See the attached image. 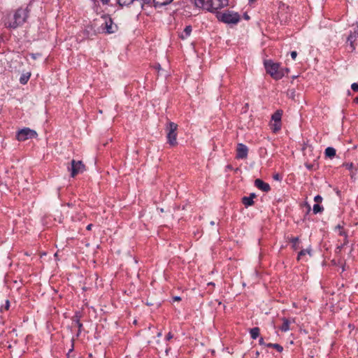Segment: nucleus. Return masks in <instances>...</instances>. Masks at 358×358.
I'll use <instances>...</instances> for the list:
<instances>
[{"label":"nucleus","mask_w":358,"mask_h":358,"mask_svg":"<svg viewBox=\"0 0 358 358\" xmlns=\"http://www.w3.org/2000/svg\"><path fill=\"white\" fill-rule=\"evenodd\" d=\"M197 8L215 12L228 5V0H191Z\"/></svg>","instance_id":"nucleus-1"},{"label":"nucleus","mask_w":358,"mask_h":358,"mask_svg":"<svg viewBox=\"0 0 358 358\" xmlns=\"http://www.w3.org/2000/svg\"><path fill=\"white\" fill-rule=\"evenodd\" d=\"M264 66L266 72L275 80L281 79L289 71L288 69H282L279 63L271 60H266Z\"/></svg>","instance_id":"nucleus-2"},{"label":"nucleus","mask_w":358,"mask_h":358,"mask_svg":"<svg viewBox=\"0 0 358 358\" xmlns=\"http://www.w3.org/2000/svg\"><path fill=\"white\" fill-rule=\"evenodd\" d=\"M27 17V13L25 10L18 9L13 17L11 22H6V25L10 28H16L18 26L22 25Z\"/></svg>","instance_id":"nucleus-3"},{"label":"nucleus","mask_w":358,"mask_h":358,"mask_svg":"<svg viewBox=\"0 0 358 358\" xmlns=\"http://www.w3.org/2000/svg\"><path fill=\"white\" fill-rule=\"evenodd\" d=\"M178 128V125L172 122H169L167 124L166 130L167 132V140L168 143L172 145L175 146L178 144L177 143V134L176 130Z\"/></svg>","instance_id":"nucleus-4"},{"label":"nucleus","mask_w":358,"mask_h":358,"mask_svg":"<svg viewBox=\"0 0 358 358\" xmlns=\"http://www.w3.org/2000/svg\"><path fill=\"white\" fill-rule=\"evenodd\" d=\"M67 169L71 171V176L73 178L85 171V166L82 161L75 159L71 160V166H68Z\"/></svg>","instance_id":"nucleus-5"},{"label":"nucleus","mask_w":358,"mask_h":358,"mask_svg":"<svg viewBox=\"0 0 358 358\" xmlns=\"http://www.w3.org/2000/svg\"><path fill=\"white\" fill-rule=\"evenodd\" d=\"M36 131L27 127L20 130L17 134V138L20 141H24L29 138H36Z\"/></svg>","instance_id":"nucleus-6"},{"label":"nucleus","mask_w":358,"mask_h":358,"mask_svg":"<svg viewBox=\"0 0 358 358\" xmlns=\"http://www.w3.org/2000/svg\"><path fill=\"white\" fill-rule=\"evenodd\" d=\"M220 18L223 22L227 24H236L240 20L239 15L231 11L222 13Z\"/></svg>","instance_id":"nucleus-7"},{"label":"nucleus","mask_w":358,"mask_h":358,"mask_svg":"<svg viewBox=\"0 0 358 358\" xmlns=\"http://www.w3.org/2000/svg\"><path fill=\"white\" fill-rule=\"evenodd\" d=\"M236 151V157L238 159H245L247 157L248 150L246 145L239 143L237 146Z\"/></svg>","instance_id":"nucleus-8"},{"label":"nucleus","mask_w":358,"mask_h":358,"mask_svg":"<svg viewBox=\"0 0 358 358\" xmlns=\"http://www.w3.org/2000/svg\"><path fill=\"white\" fill-rule=\"evenodd\" d=\"M255 186L258 189H259L264 192H268L270 189L269 185L268 183L264 182V181H262L260 179L255 180Z\"/></svg>","instance_id":"nucleus-9"},{"label":"nucleus","mask_w":358,"mask_h":358,"mask_svg":"<svg viewBox=\"0 0 358 358\" xmlns=\"http://www.w3.org/2000/svg\"><path fill=\"white\" fill-rule=\"evenodd\" d=\"M105 29L109 34L114 33L115 31V27L113 26V22L110 18H107L105 20Z\"/></svg>","instance_id":"nucleus-10"},{"label":"nucleus","mask_w":358,"mask_h":358,"mask_svg":"<svg viewBox=\"0 0 358 358\" xmlns=\"http://www.w3.org/2000/svg\"><path fill=\"white\" fill-rule=\"evenodd\" d=\"M173 1V0H153L154 6L157 7H162L164 6H166L169 3H171Z\"/></svg>","instance_id":"nucleus-11"},{"label":"nucleus","mask_w":358,"mask_h":358,"mask_svg":"<svg viewBox=\"0 0 358 358\" xmlns=\"http://www.w3.org/2000/svg\"><path fill=\"white\" fill-rule=\"evenodd\" d=\"M270 127L273 132H278L281 129V122L271 121Z\"/></svg>","instance_id":"nucleus-12"},{"label":"nucleus","mask_w":358,"mask_h":358,"mask_svg":"<svg viewBox=\"0 0 358 358\" xmlns=\"http://www.w3.org/2000/svg\"><path fill=\"white\" fill-rule=\"evenodd\" d=\"M282 115V111L280 110H277L275 113H273L272 115L271 121L281 122Z\"/></svg>","instance_id":"nucleus-13"},{"label":"nucleus","mask_w":358,"mask_h":358,"mask_svg":"<svg viewBox=\"0 0 358 358\" xmlns=\"http://www.w3.org/2000/svg\"><path fill=\"white\" fill-rule=\"evenodd\" d=\"M282 326L280 327V330L282 331H287L289 330V324H290V321L287 319V318H282Z\"/></svg>","instance_id":"nucleus-14"},{"label":"nucleus","mask_w":358,"mask_h":358,"mask_svg":"<svg viewBox=\"0 0 358 358\" xmlns=\"http://www.w3.org/2000/svg\"><path fill=\"white\" fill-rule=\"evenodd\" d=\"M325 155L329 158H332L336 155V150L334 148L328 147L325 150Z\"/></svg>","instance_id":"nucleus-15"},{"label":"nucleus","mask_w":358,"mask_h":358,"mask_svg":"<svg viewBox=\"0 0 358 358\" xmlns=\"http://www.w3.org/2000/svg\"><path fill=\"white\" fill-rule=\"evenodd\" d=\"M336 231H338V233L340 236H344V244L347 243V234L344 230H343L341 225H337L335 228Z\"/></svg>","instance_id":"nucleus-16"},{"label":"nucleus","mask_w":358,"mask_h":358,"mask_svg":"<svg viewBox=\"0 0 358 358\" xmlns=\"http://www.w3.org/2000/svg\"><path fill=\"white\" fill-rule=\"evenodd\" d=\"M191 32H192V27L191 26H187L185 28V29L183 31V33L181 35V38L182 39L187 38L190 35Z\"/></svg>","instance_id":"nucleus-17"},{"label":"nucleus","mask_w":358,"mask_h":358,"mask_svg":"<svg viewBox=\"0 0 358 358\" xmlns=\"http://www.w3.org/2000/svg\"><path fill=\"white\" fill-rule=\"evenodd\" d=\"M243 203L246 206H250L253 204V200L252 199V196H244L242 199Z\"/></svg>","instance_id":"nucleus-18"},{"label":"nucleus","mask_w":358,"mask_h":358,"mask_svg":"<svg viewBox=\"0 0 358 358\" xmlns=\"http://www.w3.org/2000/svg\"><path fill=\"white\" fill-rule=\"evenodd\" d=\"M259 335V329L255 327L250 329V336L253 339H256Z\"/></svg>","instance_id":"nucleus-19"},{"label":"nucleus","mask_w":358,"mask_h":358,"mask_svg":"<svg viewBox=\"0 0 358 358\" xmlns=\"http://www.w3.org/2000/svg\"><path fill=\"white\" fill-rule=\"evenodd\" d=\"M306 255H310V250L309 249L301 250L298 255V257H297L298 260L301 259L303 258V257Z\"/></svg>","instance_id":"nucleus-20"},{"label":"nucleus","mask_w":358,"mask_h":358,"mask_svg":"<svg viewBox=\"0 0 358 358\" xmlns=\"http://www.w3.org/2000/svg\"><path fill=\"white\" fill-rule=\"evenodd\" d=\"M299 238L298 237H292L291 239H290V241L292 243V248L294 249V250H297L299 248Z\"/></svg>","instance_id":"nucleus-21"},{"label":"nucleus","mask_w":358,"mask_h":358,"mask_svg":"<svg viewBox=\"0 0 358 358\" xmlns=\"http://www.w3.org/2000/svg\"><path fill=\"white\" fill-rule=\"evenodd\" d=\"M313 210L315 214H317L322 212L323 207L320 206L318 203H316L313 206Z\"/></svg>","instance_id":"nucleus-22"},{"label":"nucleus","mask_w":358,"mask_h":358,"mask_svg":"<svg viewBox=\"0 0 358 358\" xmlns=\"http://www.w3.org/2000/svg\"><path fill=\"white\" fill-rule=\"evenodd\" d=\"M29 77L30 73H29L28 75H22L20 78V83L23 85L26 84L29 80Z\"/></svg>","instance_id":"nucleus-23"},{"label":"nucleus","mask_w":358,"mask_h":358,"mask_svg":"<svg viewBox=\"0 0 358 358\" xmlns=\"http://www.w3.org/2000/svg\"><path fill=\"white\" fill-rule=\"evenodd\" d=\"M267 346L273 348V349H276L278 352H281L283 350L282 347L277 343H269Z\"/></svg>","instance_id":"nucleus-24"},{"label":"nucleus","mask_w":358,"mask_h":358,"mask_svg":"<svg viewBox=\"0 0 358 358\" xmlns=\"http://www.w3.org/2000/svg\"><path fill=\"white\" fill-rule=\"evenodd\" d=\"M287 96H289V98L294 100L296 96V91L294 89L289 90L287 92Z\"/></svg>","instance_id":"nucleus-25"},{"label":"nucleus","mask_w":358,"mask_h":358,"mask_svg":"<svg viewBox=\"0 0 358 358\" xmlns=\"http://www.w3.org/2000/svg\"><path fill=\"white\" fill-rule=\"evenodd\" d=\"M345 166H346V168L348 169H349L351 173H352V171H354L355 166H354V164L352 163L346 164H345Z\"/></svg>","instance_id":"nucleus-26"},{"label":"nucleus","mask_w":358,"mask_h":358,"mask_svg":"<svg viewBox=\"0 0 358 358\" xmlns=\"http://www.w3.org/2000/svg\"><path fill=\"white\" fill-rule=\"evenodd\" d=\"M358 175V166L355 167L354 171H352L351 176L352 178H355Z\"/></svg>","instance_id":"nucleus-27"},{"label":"nucleus","mask_w":358,"mask_h":358,"mask_svg":"<svg viewBox=\"0 0 358 358\" xmlns=\"http://www.w3.org/2000/svg\"><path fill=\"white\" fill-rule=\"evenodd\" d=\"M314 201L319 204V203H321L322 201V198L320 195H317L314 198Z\"/></svg>","instance_id":"nucleus-28"},{"label":"nucleus","mask_w":358,"mask_h":358,"mask_svg":"<svg viewBox=\"0 0 358 358\" xmlns=\"http://www.w3.org/2000/svg\"><path fill=\"white\" fill-rule=\"evenodd\" d=\"M351 88L353 91L358 92V83H352L351 85Z\"/></svg>","instance_id":"nucleus-29"},{"label":"nucleus","mask_w":358,"mask_h":358,"mask_svg":"<svg viewBox=\"0 0 358 358\" xmlns=\"http://www.w3.org/2000/svg\"><path fill=\"white\" fill-rule=\"evenodd\" d=\"M305 166L309 170L315 169V165L314 164L306 163Z\"/></svg>","instance_id":"nucleus-30"},{"label":"nucleus","mask_w":358,"mask_h":358,"mask_svg":"<svg viewBox=\"0 0 358 358\" xmlns=\"http://www.w3.org/2000/svg\"><path fill=\"white\" fill-rule=\"evenodd\" d=\"M9 306H10V303H9V301L7 300V301H6V304H5V306H2V308H4L5 310H8Z\"/></svg>","instance_id":"nucleus-31"},{"label":"nucleus","mask_w":358,"mask_h":358,"mask_svg":"<svg viewBox=\"0 0 358 358\" xmlns=\"http://www.w3.org/2000/svg\"><path fill=\"white\" fill-rule=\"evenodd\" d=\"M296 56H297V53H296V51H292V52H291V57H292V58L293 59H296Z\"/></svg>","instance_id":"nucleus-32"},{"label":"nucleus","mask_w":358,"mask_h":358,"mask_svg":"<svg viewBox=\"0 0 358 358\" xmlns=\"http://www.w3.org/2000/svg\"><path fill=\"white\" fill-rule=\"evenodd\" d=\"M354 37L352 35H350L348 38V41L350 42L351 46L352 47V41H353Z\"/></svg>","instance_id":"nucleus-33"},{"label":"nucleus","mask_w":358,"mask_h":358,"mask_svg":"<svg viewBox=\"0 0 358 358\" xmlns=\"http://www.w3.org/2000/svg\"><path fill=\"white\" fill-rule=\"evenodd\" d=\"M173 338V334L171 333H169L166 336V339L170 340Z\"/></svg>","instance_id":"nucleus-34"},{"label":"nucleus","mask_w":358,"mask_h":358,"mask_svg":"<svg viewBox=\"0 0 358 358\" xmlns=\"http://www.w3.org/2000/svg\"><path fill=\"white\" fill-rule=\"evenodd\" d=\"M273 178L275 180H280V177L278 174H275L273 176Z\"/></svg>","instance_id":"nucleus-35"},{"label":"nucleus","mask_w":358,"mask_h":358,"mask_svg":"<svg viewBox=\"0 0 358 358\" xmlns=\"http://www.w3.org/2000/svg\"><path fill=\"white\" fill-rule=\"evenodd\" d=\"M30 56L31 57L32 59H36L38 55L37 54H31Z\"/></svg>","instance_id":"nucleus-36"},{"label":"nucleus","mask_w":358,"mask_h":358,"mask_svg":"<svg viewBox=\"0 0 358 358\" xmlns=\"http://www.w3.org/2000/svg\"><path fill=\"white\" fill-rule=\"evenodd\" d=\"M180 299H180V296H175V297L173 298V300H174V301H180Z\"/></svg>","instance_id":"nucleus-37"},{"label":"nucleus","mask_w":358,"mask_h":358,"mask_svg":"<svg viewBox=\"0 0 358 358\" xmlns=\"http://www.w3.org/2000/svg\"><path fill=\"white\" fill-rule=\"evenodd\" d=\"M101 1L104 4H107L109 2V0H101Z\"/></svg>","instance_id":"nucleus-38"},{"label":"nucleus","mask_w":358,"mask_h":358,"mask_svg":"<svg viewBox=\"0 0 358 358\" xmlns=\"http://www.w3.org/2000/svg\"><path fill=\"white\" fill-rule=\"evenodd\" d=\"M92 227V224H90L87 225V230H91Z\"/></svg>","instance_id":"nucleus-39"},{"label":"nucleus","mask_w":358,"mask_h":358,"mask_svg":"<svg viewBox=\"0 0 358 358\" xmlns=\"http://www.w3.org/2000/svg\"><path fill=\"white\" fill-rule=\"evenodd\" d=\"M259 344H261V345L264 344V340L262 338L259 339Z\"/></svg>","instance_id":"nucleus-40"},{"label":"nucleus","mask_w":358,"mask_h":358,"mask_svg":"<svg viewBox=\"0 0 358 358\" xmlns=\"http://www.w3.org/2000/svg\"><path fill=\"white\" fill-rule=\"evenodd\" d=\"M162 335V333L161 331L158 332L157 337H161Z\"/></svg>","instance_id":"nucleus-41"},{"label":"nucleus","mask_w":358,"mask_h":358,"mask_svg":"<svg viewBox=\"0 0 358 358\" xmlns=\"http://www.w3.org/2000/svg\"><path fill=\"white\" fill-rule=\"evenodd\" d=\"M250 196H252V199H253L256 196L255 194L252 193L250 195Z\"/></svg>","instance_id":"nucleus-42"},{"label":"nucleus","mask_w":358,"mask_h":358,"mask_svg":"<svg viewBox=\"0 0 358 358\" xmlns=\"http://www.w3.org/2000/svg\"><path fill=\"white\" fill-rule=\"evenodd\" d=\"M256 1V0H249L250 3H253Z\"/></svg>","instance_id":"nucleus-43"},{"label":"nucleus","mask_w":358,"mask_h":358,"mask_svg":"<svg viewBox=\"0 0 358 358\" xmlns=\"http://www.w3.org/2000/svg\"><path fill=\"white\" fill-rule=\"evenodd\" d=\"M78 327H79V328H80L82 327V324L78 323Z\"/></svg>","instance_id":"nucleus-44"},{"label":"nucleus","mask_w":358,"mask_h":358,"mask_svg":"<svg viewBox=\"0 0 358 358\" xmlns=\"http://www.w3.org/2000/svg\"><path fill=\"white\" fill-rule=\"evenodd\" d=\"M210 224L213 225V224H215V222H214L213 221H212V222H210Z\"/></svg>","instance_id":"nucleus-45"},{"label":"nucleus","mask_w":358,"mask_h":358,"mask_svg":"<svg viewBox=\"0 0 358 358\" xmlns=\"http://www.w3.org/2000/svg\"><path fill=\"white\" fill-rule=\"evenodd\" d=\"M208 285H214V283H213V282H210V283H208Z\"/></svg>","instance_id":"nucleus-46"},{"label":"nucleus","mask_w":358,"mask_h":358,"mask_svg":"<svg viewBox=\"0 0 358 358\" xmlns=\"http://www.w3.org/2000/svg\"><path fill=\"white\" fill-rule=\"evenodd\" d=\"M246 19H249V17L248 15H245Z\"/></svg>","instance_id":"nucleus-47"},{"label":"nucleus","mask_w":358,"mask_h":358,"mask_svg":"<svg viewBox=\"0 0 358 358\" xmlns=\"http://www.w3.org/2000/svg\"><path fill=\"white\" fill-rule=\"evenodd\" d=\"M127 358V357H126Z\"/></svg>","instance_id":"nucleus-48"}]
</instances>
